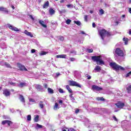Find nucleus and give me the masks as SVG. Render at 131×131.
<instances>
[{
    "label": "nucleus",
    "mask_w": 131,
    "mask_h": 131,
    "mask_svg": "<svg viewBox=\"0 0 131 131\" xmlns=\"http://www.w3.org/2000/svg\"><path fill=\"white\" fill-rule=\"evenodd\" d=\"M59 39L60 41H64V36H59Z\"/></svg>",
    "instance_id": "34"
},
{
    "label": "nucleus",
    "mask_w": 131,
    "mask_h": 131,
    "mask_svg": "<svg viewBox=\"0 0 131 131\" xmlns=\"http://www.w3.org/2000/svg\"><path fill=\"white\" fill-rule=\"evenodd\" d=\"M48 92L49 94H54V90L50 88H48Z\"/></svg>",
    "instance_id": "29"
},
{
    "label": "nucleus",
    "mask_w": 131,
    "mask_h": 131,
    "mask_svg": "<svg viewBox=\"0 0 131 131\" xmlns=\"http://www.w3.org/2000/svg\"><path fill=\"white\" fill-rule=\"evenodd\" d=\"M27 120L28 121H30V120H31V116L30 115L27 116Z\"/></svg>",
    "instance_id": "37"
},
{
    "label": "nucleus",
    "mask_w": 131,
    "mask_h": 131,
    "mask_svg": "<svg viewBox=\"0 0 131 131\" xmlns=\"http://www.w3.org/2000/svg\"><path fill=\"white\" fill-rule=\"evenodd\" d=\"M34 122H38L39 121V116L36 115L34 118Z\"/></svg>",
    "instance_id": "20"
},
{
    "label": "nucleus",
    "mask_w": 131,
    "mask_h": 131,
    "mask_svg": "<svg viewBox=\"0 0 131 131\" xmlns=\"http://www.w3.org/2000/svg\"><path fill=\"white\" fill-rule=\"evenodd\" d=\"M50 15H54V14H55V13L56 12V11H55V10H53V8H50L49 10Z\"/></svg>",
    "instance_id": "16"
},
{
    "label": "nucleus",
    "mask_w": 131,
    "mask_h": 131,
    "mask_svg": "<svg viewBox=\"0 0 131 131\" xmlns=\"http://www.w3.org/2000/svg\"><path fill=\"white\" fill-rule=\"evenodd\" d=\"M35 89H36V90H38L39 91H41V90H42V87L40 85L36 84L35 86Z\"/></svg>",
    "instance_id": "22"
},
{
    "label": "nucleus",
    "mask_w": 131,
    "mask_h": 131,
    "mask_svg": "<svg viewBox=\"0 0 131 131\" xmlns=\"http://www.w3.org/2000/svg\"><path fill=\"white\" fill-rule=\"evenodd\" d=\"M6 123L8 124V125L9 126H10L11 125V124H13V122L11 121H9V120H7Z\"/></svg>",
    "instance_id": "35"
},
{
    "label": "nucleus",
    "mask_w": 131,
    "mask_h": 131,
    "mask_svg": "<svg viewBox=\"0 0 131 131\" xmlns=\"http://www.w3.org/2000/svg\"><path fill=\"white\" fill-rule=\"evenodd\" d=\"M66 24H68V25H69L70 23H71V20L70 19H68L66 21Z\"/></svg>",
    "instance_id": "36"
},
{
    "label": "nucleus",
    "mask_w": 131,
    "mask_h": 131,
    "mask_svg": "<svg viewBox=\"0 0 131 131\" xmlns=\"http://www.w3.org/2000/svg\"><path fill=\"white\" fill-rule=\"evenodd\" d=\"M43 85L45 89H48V84H44Z\"/></svg>",
    "instance_id": "57"
},
{
    "label": "nucleus",
    "mask_w": 131,
    "mask_h": 131,
    "mask_svg": "<svg viewBox=\"0 0 131 131\" xmlns=\"http://www.w3.org/2000/svg\"><path fill=\"white\" fill-rule=\"evenodd\" d=\"M67 12V10L66 9L62 10L60 11L61 13H66Z\"/></svg>",
    "instance_id": "50"
},
{
    "label": "nucleus",
    "mask_w": 131,
    "mask_h": 131,
    "mask_svg": "<svg viewBox=\"0 0 131 131\" xmlns=\"http://www.w3.org/2000/svg\"><path fill=\"white\" fill-rule=\"evenodd\" d=\"M92 26L94 28L96 27V24L95 23H93Z\"/></svg>",
    "instance_id": "56"
},
{
    "label": "nucleus",
    "mask_w": 131,
    "mask_h": 131,
    "mask_svg": "<svg viewBox=\"0 0 131 131\" xmlns=\"http://www.w3.org/2000/svg\"><path fill=\"white\" fill-rule=\"evenodd\" d=\"M99 35L101 36L102 40H104V37L105 36H111V33L107 31L105 29L100 30Z\"/></svg>",
    "instance_id": "3"
},
{
    "label": "nucleus",
    "mask_w": 131,
    "mask_h": 131,
    "mask_svg": "<svg viewBox=\"0 0 131 131\" xmlns=\"http://www.w3.org/2000/svg\"><path fill=\"white\" fill-rule=\"evenodd\" d=\"M39 24H40V25H41V26H42V27H44V28H47L46 25L44 24L45 21H43V20H39Z\"/></svg>",
    "instance_id": "18"
},
{
    "label": "nucleus",
    "mask_w": 131,
    "mask_h": 131,
    "mask_svg": "<svg viewBox=\"0 0 131 131\" xmlns=\"http://www.w3.org/2000/svg\"><path fill=\"white\" fill-rule=\"evenodd\" d=\"M39 106L41 109H43V102L42 101H40L39 104Z\"/></svg>",
    "instance_id": "27"
},
{
    "label": "nucleus",
    "mask_w": 131,
    "mask_h": 131,
    "mask_svg": "<svg viewBox=\"0 0 131 131\" xmlns=\"http://www.w3.org/2000/svg\"><path fill=\"white\" fill-rule=\"evenodd\" d=\"M24 33L28 35V36H30V37H33V35L31 34L30 32H28L27 30H25Z\"/></svg>",
    "instance_id": "14"
},
{
    "label": "nucleus",
    "mask_w": 131,
    "mask_h": 131,
    "mask_svg": "<svg viewBox=\"0 0 131 131\" xmlns=\"http://www.w3.org/2000/svg\"><path fill=\"white\" fill-rule=\"evenodd\" d=\"M11 8L12 9H13V10H15V6H14L13 5L11 6Z\"/></svg>",
    "instance_id": "60"
},
{
    "label": "nucleus",
    "mask_w": 131,
    "mask_h": 131,
    "mask_svg": "<svg viewBox=\"0 0 131 131\" xmlns=\"http://www.w3.org/2000/svg\"><path fill=\"white\" fill-rule=\"evenodd\" d=\"M113 118L115 121H117L118 120L115 116H113Z\"/></svg>",
    "instance_id": "54"
},
{
    "label": "nucleus",
    "mask_w": 131,
    "mask_h": 131,
    "mask_svg": "<svg viewBox=\"0 0 131 131\" xmlns=\"http://www.w3.org/2000/svg\"><path fill=\"white\" fill-rule=\"evenodd\" d=\"M88 16L86 15L84 16V20L85 22H88Z\"/></svg>",
    "instance_id": "41"
},
{
    "label": "nucleus",
    "mask_w": 131,
    "mask_h": 131,
    "mask_svg": "<svg viewBox=\"0 0 131 131\" xmlns=\"http://www.w3.org/2000/svg\"><path fill=\"white\" fill-rule=\"evenodd\" d=\"M74 23H75V24H77L78 26H80V25H81V23L79 21L74 20Z\"/></svg>",
    "instance_id": "32"
},
{
    "label": "nucleus",
    "mask_w": 131,
    "mask_h": 131,
    "mask_svg": "<svg viewBox=\"0 0 131 131\" xmlns=\"http://www.w3.org/2000/svg\"><path fill=\"white\" fill-rule=\"evenodd\" d=\"M68 131H76V130L73 128H70V129H68Z\"/></svg>",
    "instance_id": "48"
},
{
    "label": "nucleus",
    "mask_w": 131,
    "mask_h": 131,
    "mask_svg": "<svg viewBox=\"0 0 131 131\" xmlns=\"http://www.w3.org/2000/svg\"><path fill=\"white\" fill-rule=\"evenodd\" d=\"M128 12H129L130 14H131V8H129Z\"/></svg>",
    "instance_id": "59"
},
{
    "label": "nucleus",
    "mask_w": 131,
    "mask_h": 131,
    "mask_svg": "<svg viewBox=\"0 0 131 131\" xmlns=\"http://www.w3.org/2000/svg\"><path fill=\"white\" fill-rule=\"evenodd\" d=\"M81 33L82 34H85V33L84 32H83V31H81Z\"/></svg>",
    "instance_id": "63"
},
{
    "label": "nucleus",
    "mask_w": 131,
    "mask_h": 131,
    "mask_svg": "<svg viewBox=\"0 0 131 131\" xmlns=\"http://www.w3.org/2000/svg\"><path fill=\"white\" fill-rule=\"evenodd\" d=\"M115 54L118 57H123L124 54L123 53V51L119 48H117L115 51Z\"/></svg>",
    "instance_id": "4"
},
{
    "label": "nucleus",
    "mask_w": 131,
    "mask_h": 131,
    "mask_svg": "<svg viewBox=\"0 0 131 131\" xmlns=\"http://www.w3.org/2000/svg\"><path fill=\"white\" fill-rule=\"evenodd\" d=\"M0 11L1 12H4L5 14H9V10L6 8L4 7H0Z\"/></svg>",
    "instance_id": "11"
},
{
    "label": "nucleus",
    "mask_w": 131,
    "mask_h": 131,
    "mask_svg": "<svg viewBox=\"0 0 131 131\" xmlns=\"http://www.w3.org/2000/svg\"><path fill=\"white\" fill-rule=\"evenodd\" d=\"M92 88L93 91H97L98 92L102 91L103 90V88L96 85H93Z\"/></svg>",
    "instance_id": "8"
},
{
    "label": "nucleus",
    "mask_w": 131,
    "mask_h": 131,
    "mask_svg": "<svg viewBox=\"0 0 131 131\" xmlns=\"http://www.w3.org/2000/svg\"><path fill=\"white\" fill-rule=\"evenodd\" d=\"M67 55L66 54H61L56 55V58H60L61 59H66Z\"/></svg>",
    "instance_id": "13"
},
{
    "label": "nucleus",
    "mask_w": 131,
    "mask_h": 131,
    "mask_svg": "<svg viewBox=\"0 0 131 131\" xmlns=\"http://www.w3.org/2000/svg\"><path fill=\"white\" fill-rule=\"evenodd\" d=\"M79 112V109H77L75 111V113H76V114H77V113H78Z\"/></svg>",
    "instance_id": "53"
},
{
    "label": "nucleus",
    "mask_w": 131,
    "mask_h": 131,
    "mask_svg": "<svg viewBox=\"0 0 131 131\" xmlns=\"http://www.w3.org/2000/svg\"><path fill=\"white\" fill-rule=\"evenodd\" d=\"M47 54H48V52H45V51H42L39 53V55L40 56H45V55H47Z\"/></svg>",
    "instance_id": "28"
},
{
    "label": "nucleus",
    "mask_w": 131,
    "mask_h": 131,
    "mask_svg": "<svg viewBox=\"0 0 131 131\" xmlns=\"http://www.w3.org/2000/svg\"><path fill=\"white\" fill-rule=\"evenodd\" d=\"M123 40L124 41L125 45H127L128 42V38L124 37L123 38Z\"/></svg>",
    "instance_id": "30"
},
{
    "label": "nucleus",
    "mask_w": 131,
    "mask_h": 131,
    "mask_svg": "<svg viewBox=\"0 0 131 131\" xmlns=\"http://www.w3.org/2000/svg\"><path fill=\"white\" fill-rule=\"evenodd\" d=\"M66 88L67 90L68 91L69 93H70V94H72V93H73V92H72V90L71 89V88H70V86H69V85H67L66 86Z\"/></svg>",
    "instance_id": "17"
},
{
    "label": "nucleus",
    "mask_w": 131,
    "mask_h": 131,
    "mask_svg": "<svg viewBox=\"0 0 131 131\" xmlns=\"http://www.w3.org/2000/svg\"><path fill=\"white\" fill-rule=\"evenodd\" d=\"M31 53H32V54H33L34 53H35V49H32L31 50Z\"/></svg>",
    "instance_id": "55"
},
{
    "label": "nucleus",
    "mask_w": 131,
    "mask_h": 131,
    "mask_svg": "<svg viewBox=\"0 0 131 131\" xmlns=\"http://www.w3.org/2000/svg\"><path fill=\"white\" fill-rule=\"evenodd\" d=\"M19 99L23 103H25V99L24 98V97L23 96V95H20Z\"/></svg>",
    "instance_id": "24"
},
{
    "label": "nucleus",
    "mask_w": 131,
    "mask_h": 131,
    "mask_svg": "<svg viewBox=\"0 0 131 131\" xmlns=\"http://www.w3.org/2000/svg\"><path fill=\"white\" fill-rule=\"evenodd\" d=\"M126 90L127 91V93L128 94H131V85H129L126 88Z\"/></svg>",
    "instance_id": "19"
},
{
    "label": "nucleus",
    "mask_w": 131,
    "mask_h": 131,
    "mask_svg": "<svg viewBox=\"0 0 131 131\" xmlns=\"http://www.w3.org/2000/svg\"><path fill=\"white\" fill-rule=\"evenodd\" d=\"M3 95L5 96V97H9L11 95V92L8 89H5L3 90Z\"/></svg>",
    "instance_id": "10"
},
{
    "label": "nucleus",
    "mask_w": 131,
    "mask_h": 131,
    "mask_svg": "<svg viewBox=\"0 0 131 131\" xmlns=\"http://www.w3.org/2000/svg\"><path fill=\"white\" fill-rule=\"evenodd\" d=\"M70 60L71 62H73V61H75V58L72 57L70 58Z\"/></svg>",
    "instance_id": "46"
},
{
    "label": "nucleus",
    "mask_w": 131,
    "mask_h": 131,
    "mask_svg": "<svg viewBox=\"0 0 131 131\" xmlns=\"http://www.w3.org/2000/svg\"><path fill=\"white\" fill-rule=\"evenodd\" d=\"M53 109L54 110H57L58 109H59V104H58L57 102H56L55 103V105L53 107Z\"/></svg>",
    "instance_id": "23"
},
{
    "label": "nucleus",
    "mask_w": 131,
    "mask_h": 131,
    "mask_svg": "<svg viewBox=\"0 0 131 131\" xmlns=\"http://www.w3.org/2000/svg\"><path fill=\"white\" fill-rule=\"evenodd\" d=\"M69 97L71 98V99L72 100V101H75V98H74V97H73V94H70L69 95Z\"/></svg>",
    "instance_id": "33"
},
{
    "label": "nucleus",
    "mask_w": 131,
    "mask_h": 131,
    "mask_svg": "<svg viewBox=\"0 0 131 131\" xmlns=\"http://www.w3.org/2000/svg\"><path fill=\"white\" fill-rule=\"evenodd\" d=\"M59 104H60V105H62V104H63V100H59Z\"/></svg>",
    "instance_id": "51"
},
{
    "label": "nucleus",
    "mask_w": 131,
    "mask_h": 131,
    "mask_svg": "<svg viewBox=\"0 0 131 131\" xmlns=\"http://www.w3.org/2000/svg\"><path fill=\"white\" fill-rule=\"evenodd\" d=\"M7 120L3 121L2 122V124H3V125H5V124H6L7 123Z\"/></svg>",
    "instance_id": "43"
},
{
    "label": "nucleus",
    "mask_w": 131,
    "mask_h": 131,
    "mask_svg": "<svg viewBox=\"0 0 131 131\" xmlns=\"http://www.w3.org/2000/svg\"><path fill=\"white\" fill-rule=\"evenodd\" d=\"M115 105L119 109H123V107L125 106V103H124V102H122V101H118L115 104Z\"/></svg>",
    "instance_id": "7"
},
{
    "label": "nucleus",
    "mask_w": 131,
    "mask_h": 131,
    "mask_svg": "<svg viewBox=\"0 0 131 131\" xmlns=\"http://www.w3.org/2000/svg\"><path fill=\"white\" fill-rule=\"evenodd\" d=\"M26 85H27V83L26 82H21L17 85V86L22 89V88H24V86H26Z\"/></svg>",
    "instance_id": "12"
},
{
    "label": "nucleus",
    "mask_w": 131,
    "mask_h": 131,
    "mask_svg": "<svg viewBox=\"0 0 131 131\" xmlns=\"http://www.w3.org/2000/svg\"><path fill=\"white\" fill-rule=\"evenodd\" d=\"M71 6V5H67V7H68V8H70Z\"/></svg>",
    "instance_id": "62"
},
{
    "label": "nucleus",
    "mask_w": 131,
    "mask_h": 131,
    "mask_svg": "<svg viewBox=\"0 0 131 131\" xmlns=\"http://www.w3.org/2000/svg\"><path fill=\"white\" fill-rule=\"evenodd\" d=\"M29 102H32V103H34V102H35V99H34L33 98H30Z\"/></svg>",
    "instance_id": "38"
},
{
    "label": "nucleus",
    "mask_w": 131,
    "mask_h": 131,
    "mask_svg": "<svg viewBox=\"0 0 131 131\" xmlns=\"http://www.w3.org/2000/svg\"><path fill=\"white\" fill-rule=\"evenodd\" d=\"M50 6V3L49 1H47L43 5V9H47Z\"/></svg>",
    "instance_id": "15"
},
{
    "label": "nucleus",
    "mask_w": 131,
    "mask_h": 131,
    "mask_svg": "<svg viewBox=\"0 0 131 131\" xmlns=\"http://www.w3.org/2000/svg\"><path fill=\"white\" fill-rule=\"evenodd\" d=\"M94 70H96V71H97V72L101 71V67L96 66L94 69Z\"/></svg>",
    "instance_id": "25"
},
{
    "label": "nucleus",
    "mask_w": 131,
    "mask_h": 131,
    "mask_svg": "<svg viewBox=\"0 0 131 131\" xmlns=\"http://www.w3.org/2000/svg\"><path fill=\"white\" fill-rule=\"evenodd\" d=\"M99 15H104V14H105V11H104V10H103L102 9H101L100 10H99Z\"/></svg>",
    "instance_id": "31"
},
{
    "label": "nucleus",
    "mask_w": 131,
    "mask_h": 131,
    "mask_svg": "<svg viewBox=\"0 0 131 131\" xmlns=\"http://www.w3.org/2000/svg\"><path fill=\"white\" fill-rule=\"evenodd\" d=\"M90 14H93V13H94V11H93L92 10H90Z\"/></svg>",
    "instance_id": "61"
},
{
    "label": "nucleus",
    "mask_w": 131,
    "mask_h": 131,
    "mask_svg": "<svg viewBox=\"0 0 131 131\" xmlns=\"http://www.w3.org/2000/svg\"><path fill=\"white\" fill-rule=\"evenodd\" d=\"M70 54H76V52L74 50L73 51H71L70 52Z\"/></svg>",
    "instance_id": "47"
},
{
    "label": "nucleus",
    "mask_w": 131,
    "mask_h": 131,
    "mask_svg": "<svg viewBox=\"0 0 131 131\" xmlns=\"http://www.w3.org/2000/svg\"><path fill=\"white\" fill-rule=\"evenodd\" d=\"M4 65L7 67V68H10L11 69L13 68V67L11 66V64L7 62H4Z\"/></svg>",
    "instance_id": "21"
},
{
    "label": "nucleus",
    "mask_w": 131,
    "mask_h": 131,
    "mask_svg": "<svg viewBox=\"0 0 131 131\" xmlns=\"http://www.w3.org/2000/svg\"><path fill=\"white\" fill-rule=\"evenodd\" d=\"M64 2H65V1H64V0H61L60 1V4H63V3H64Z\"/></svg>",
    "instance_id": "58"
},
{
    "label": "nucleus",
    "mask_w": 131,
    "mask_h": 131,
    "mask_svg": "<svg viewBox=\"0 0 131 131\" xmlns=\"http://www.w3.org/2000/svg\"><path fill=\"white\" fill-rule=\"evenodd\" d=\"M88 53H93L94 52V50L93 49H87Z\"/></svg>",
    "instance_id": "39"
},
{
    "label": "nucleus",
    "mask_w": 131,
    "mask_h": 131,
    "mask_svg": "<svg viewBox=\"0 0 131 131\" xmlns=\"http://www.w3.org/2000/svg\"><path fill=\"white\" fill-rule=\"evenodd\" d=\"M36 126L38 127V128H42V125H39V124H36Z\"/></svg>",
    "instance_id": "40"
},
{
    "label": "nucleus",
    "mask_w": 131,
    "mask_h": 131,
    "mask_svg": "<svg viewBox=\"0 0 131 131\" xmlns=\"http://www.w3.org/2000/svg\"><path fill=\"white\" fill-rule=\"evenodd\" d=\"M8 27L9 28V29H11V30H12L13 31H19V29L11 25H8Z\"/></svg>",
    "instance_id": "9"
},
{
    "label": "nucleus",
    "mask_w": 131,
    "mask_h": 131,
    "mask_svg": "<svg viewBox=\"0 0 131 131\" xmlns=\"http://www.w3.org/2000/svg\"><path fill=\"white\" fill-rule=\"evenodd\" d=\"M86 77H87V79H91V78H92V77L89 74H86Z\"/></svg>",
    "instance_id": "44"
},
{
    "label": "nucleus",
    "mask_w": 131,
    "mask_h": 131,
    "mask_svg": "<svg viewBox=\"0 0 131 131\" xmlns=\"http://www.w3.org/2000/svg\"><path fill=\"white\" fill-rule=\"evenodd\" d=\"M9 83H10V84H11V85H15V84H16V83L13 82H10Z\"/></svg>",
    "instance_id": "49"
},
{
    "label": "nucleus",
    "mask_w": 131,
    "mask_h": 131,
    "mask_svg": "<svg viewBox=\"0 0 131 131\" xmlns=\"http://www.w3.org/2000/svg\"><path fill=\"white\" fill-rule=\"evenodd\" d=\"M129 35H131V30H129Z\"/></svg>",
    "instance_id": "64"
},
{
    "label": "nucleus",
    "mask_w": 131,
    "mask_h": 131,
    "mask_svg": "<svg viewBox=\"0 0 131 131\" xmlns=\"http://www.w3.org/2000/svg\"><path fill=\"white\" fill-rule=\"evenodd\" d=\"M131 75V71H130L129 73H127L125 75V77H128V76H130Z\"/></svg>",
    "instance_id": "42"
},
{
    "label": "nucleus",
    "mask_w": 131,
    "mask_h": 131,
    "mask_svg": "<svg viewBox=\"0 0 131 131\" xmlns=\"http://www.w3.org/2000/svg\"><path fill=\"white\" fill-rule=\"evenodd\" d=\"M69 85L71 86H77L78 88H81V85L77 82L73 80H69Z\"/></svg>",
    "instance_id": "5"
},
{
    "label": "nucleus",
    "mask_w": 131,
    "mask_h": 131,
    "mask_svg": "<svg viewBox=\"0 0 131 131\" xmlns=\"http://www.w3.org/2000/svg\"><path fill=\"white\" fill-rule=\"evenodd\" d=\"M110 66L117 72L119 71V70H121V71H124V70H125L124 68L116 63V62H110Z\"/></svg>",
    "instance_id": "1"
},
{
    "label": "nucleus",
    "mask_w": 131,
    "mask_h": 131,
    "mask_svg": "<svg viewBox=\"0 0 131 131\" xmlns=\"http://www.w3.org/2000/svg\"><path fill=\"white\" fill-rule=\"evenodd\" d=\"M92 60L96 62L97 65H105V62L102 60V56H93L91 57Z\"/></svg>",
    "instance_id": "2"
},
{
    "label": "nucleus",
    "mask_w": 131,
    "mask_h": 131,
    "mask_svg": "<svg viewBox=\"0 0 131 131\" xmlns=\"http://www.w3.org/2000/svg\"><path fill=\"white\" fill-rule=\"evenodd\" d=\"M30 18H31V19H32V20H33V21H34V18L33 17V16H32L31 15H29Z\"/></svg>",
    "instance_id": "52"
},
{
    "label": "nucleus",
    "mask_w": 131,
    "mask_h": 131,
    "mask_svg": "<svg viewBox=\"0 0 131 131\" xmlns=\"http://www.w3.org/2000/svg\"><path fill=\"white\" fill-rule=\"evenodd\" d=\"M96 100L100 102H104V101H105V99L103 97H97Z\"/></svg>",
    "instance_id": "26"
},
{
    "label": "nucleus",
    "mask_w": 131,
    "mask_h": 131,
    "mask_svg": "<svg viewBox=\"0 0 131 131\" xmlns=\"http://www.w3.org/2000/svg\"><path fill=\"white\" fill-rule=\"evenodd\" d=\"M59 92L61 94H63V93H64V90H63V89H59Z\"/></svg>",
    "instance_id": "45"
},
{
    "label": "nucleus",
    "mask_w": 131,
    "mask_h": 131,
    "mask_svg": "<svg viewBox=\"0 0 131 131\" xmlns=\"http://www.w3.org/2000/svg\"><path fill=\"white\" fill-rule=\"evenodd\" d=\"M16 65L18 68V70H20V71H28V70L27 69L26 67L19 62H17Z\"/></svg>",
    "instance_id": "6"
}]
</instances>
